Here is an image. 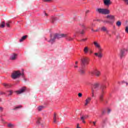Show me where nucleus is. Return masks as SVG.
Segmentation results:
<instances>
[{
    "instance_id": "obj_37",
    "label": "nucleus",
    "mask_w": 128,
    "mask_h": 128,
    "mask_svg": "<svg viewBox=\"0 0 128 128\" xmlns=\"http://www.w3.org/2000/svg\"><path fill=\"white\" fill-rule=\"evenodd\" d=\"M116 38H117V40H118V38H120V34H118L116 36Z\"/></svg>"
},
{
    "instance_id": "obj_15",
    "label": "nucleus",
    "mask_w": 128,
    "mask_h": 128,
    "mask_svg": "<svg viewBox=\"0 0 128 128\" xmlns=\"http://www.w3.org/2000/svg\"><path fill=\"white\" fill-rule=\"evenodd\" d=\"M17 58H18V54H12V55H11L10 57V60H16Z\"/></svg>"
},
{
    "instance_id": "obj_18",
    "label": "nucleus",
    "mask_w": 128,
    "mask_h": 128,
    "mask_svg": "<svg viewBox=\"0 0 128 128\" xmlns=\"http://www.w3.org/2000/svg\"><path fill=\"white\" fill-rule=\"evenodd\" d=\"M86 117L84 116H82L80 117V120H82V122H83V124H86V121H84V120H86Z\"/></svg>"
},
{
    "instance_id": "obj_10",
    "label": "nucleus",
    "mask_w": 128,
    "mask_h": 128,
    "mask_svg": "<svg viewBox=\"0 0 128 128\" xmlns=\"http://www.w3.org/2000/svg\"><path fill=\"white\" fill-rule=\"evenodd\" d=\"M90 74L92 76H94V74H96V76H100V71L95 70L94 72H90Z\"/></svg>"
},
{
    "instance_id": "obj_30",
    "label": "nucleus",
    "mask_w": 128,
    "mask_h": 128,
    "mask_svg": "<svg viewBox=\"0 0 128 128\" xmlns=\"http://www.w3.org/2000/svg\"><path fill=\"white\" fill-rule=\"evenodd\" d=\"M12 92H12V90L8 91V96H12Z\"/></svg>"
},
{
    "instance_id": "obj_33",
    "label": "nucleus",
    "mask_w": 128,
    "mask_h": 128,
    "mask_svg": "<svg viewBox=\"0 0 128 128\" xmlns=\"http://www.w3.org/2000/svg\"><path fill=\"white\" fill-rule=\"evenodd\" d=\"M10 22H6V26L8 28H10Z\"/></svg>"
},
{
    "instance_id": "obj_6",
    "label": "nucleus",
    "mask_w": 128,
    "mask_h": 128,
    "mask_svg": "<svg viewBox=\"0 0 128 128\" xmlns=\"http://www.w3.org/2000/svg\"><path fill=\"white\" fill-rule=\"evenodd\" d=\"M96 12L102 14H110V10L107 8H98L96 9Z\"/></svg>"
},
{
    "instance_id": "obj_56",
    "label": "nucleus",
    "mask_w": 128,
    "mask_h": 128,
    "mask_svg": "<svg viewBox=\"0 0 128 128\" xmlns=\"http://www.w3.org/2000/svg\"><path fill=\"white\" fill-rule=\"evenodd\" d=\"M92 32H94V29H92Z\"/></svg>"
},
{
    "instance_id": "obj_34",
    "label": "nucleus",
    "mask_w": 128,
    "mask_h": 128,
    "mask_svg": "<svg viewBox=\"0 0 128 128\" xmlns=\"http://www.w3.org/2000/svg\"><path fill=\"white\" fill-rule=\"evenodd\" d=\"M1 122L2 124H6V122L4 121V118H1Z\"/></svg>"
},
{
    "instance_id": "obj_54",
    "label": "nucleus",
    "mask_w": 128,
    "mask_h": 128,
    "mask_svg": "<svg viewBox=\"0 0 128 128\" xmlns=\"http://www.w3.org/2000/svg\"><path fill=\"white\" fill-rule=\"evenodd\" d=\"M128 49H125V52H128Z\"/></svg>"
},
{
    "instance_id": "obj_26",
    "label": "nucleus",
    "mask_w": 128,
    "mask_h": 128,
    "mask_svg": "<svg viewBox=\"0 0 128 128\" xmlns=\"http://www.w3.org/2000/svg\"><path fill=\"white\" fill-rule=\"evenodd\" d=\"M44 106H39L38 107V110H39V112H40V111L42 110H44Z\"/></svg>"
},
{
    "instance_id": "obj_41",
    "label": "nucleus",
    "mask_w": 128,
    "mask_h": 128,
    "mask_svg": "<svg viewBox=\"0 0 128 128\" xmlns=\"http://www.w3.org/2000/svg\"><path fill=\"white\" fill-rule=\"evenodd\" d=\"M55 20H56V18H52V22H54V21Z\"/></svg>"
},
{
    "instance_id": "obj_22",
    "label": "nucleus",
    "mask_w": 128,
    "mask_h": 128,
    "mask_svg": "<svg viewBox=\"0 0 128 128\" xmlns=\"http://www.w3.org/2000/svg\"><path fill=\"white\" fill-rule=\"evenodd\" d=\"M90 50H88V47H85L84 49V54H88V52Z\"/></svg>"
},
{
    "instance_id": "obj_57",
    "label": "nucleus",
    "mask_w": 128,
    "mask_h": 128,
    "mask_svg": "<svg viewBox=\"0 0 128 128\" xmlns=\"http://www.w3.org/2000/svg\"><path fill=\"white\" fill-rule=\"evenodd\" d=\"M92 26H94V24H92Z\"/></svg>"
},
{
    "instance_id": "obj_24",
    "label": "nucleus",
    "mask_w": 128,
    "mask_h": 128,
    "mask_svg": "<svg viewBox=\"0 0 128 128\" xmlns=\"http://www.w3.org/2000/svg\"><path fill=\"white\" fill-rule=\"evenodd\" d=\"M116 26H117L119 27L120 26H122V22L118 20L116 22Z\"/></svg>"
},
{
    "instance_id": "obj_44",
    "label": "nucleus",
    "mask_w": 128,
    "mask_h": 128,
    "mask_svg": "<svg viewBox=\"0 0 128 128\" xmlns=\"http://www.w3.org/2000/svg\"><path fill=\"white\" fill-rule=\"evenodd\" d=\"M3 85L4 86H8V84L4 83L3 84Z\"/></svg>"
},
{
    "instance_id": "obj_60",
    "label": "nucleus",
    "mask_w": 128,
    "mask_h": 128,
    "mask_svg": "<svg viewBox=\"0 0 128 128\" xmlns=\"http://www.w3.org/2000/svg\"><path fill=\"white\" fill-rule=\"evenodd\" d=\"M92 121H90V124H92Z\"/></svg>"
},
{
    "instance_id": "obj_39",
    "label": "nucleus",
    "mask_w": 128,
    "mask_h": 128,
    "mask_svg": "<svg viewBox=\"0 0 128 128\" xmlns=\"http://www.w3.org/2000/svg\"><path fill=\"white\" fill-rule=\"evenodd\" d=\"M128 6V0H122Z\"/></svg>"
},
{
    "instance_id": "obj_61",
    "label": "nucleus",
    "mask_w": 128,
    "mask_h": 128,
    "mask_svg": "<svg viewBox=\"0 0 128 128\" xmlns=\"http://www.w3.org/2000/svg\"><path fill=\"white\" fill-rule=\"evenodd\" d=\"M122 82L124 84V82Z\"/></svg>"
},
{
    "instance_id": "obj_46",
    "label": "nucleus",
    "mask_w": 128,
    "mask_h": 128,
    "mask_svg": "<svg viewBox=\"0 0 128 128\" xmlns=\"http://www.w3.org/2000/svg\"><path fill=\"white\" fill-rule=\"evenodd\" d=\"M88 52H89L90 54H92V51L91 50H89Z\"/></svg>"
},
{
    "instance_id": "obj_19",
    "label": "nucleus",
    "mask_w": 128,
    "mask_h": 128,
    "mask_svg": "<svg viewBox=\"0 0 128 128\" xmlns=\"http://www.w3.org/2000/svg\"><path fill=\"white\" fill-rule=\"evenodd\" d=\"M26 38H28V36H23L20 40V42H22L23 40H26Z\"/></svg>"
},
{
    "instance_id": "obj_23",
    "label": "nucleus",
    "mask_w": 128,
    "mask_h": 128,
    "mask_svg": "<svg viewBox=\"0 0 128 128\" xmlns=\"http://www.w3.org/2000/svg\"><path fill=\"white\" fill-rule=\"evenodd\" d=\"M20 108H22V106H16L13 108L14 110H18L20 109Z\"/></svg>"
},
{
    "instance_id": "obj_52",
    "label": "nucleus",
    "mask_w": 128,
    "mask_h": 128,
    "mask_svg": "<svg viewBox=\"0 0 128 128\" xmlns=\"http://www.w3.org/2000/svg\"><path fill=\"white\" fill-rule=\"evenodd\" d=\"M105 32H106V34H108V30Z\"/></svg>"
},
{
    "instance_id": "obj_48",
    "label": "nucleus",
    "mask_w": 128,
    "mask_h": 128,
    "mask_svg": "<svg viewBox=\"0 0 128 128\" xmlns=\"http://www.w3.org/2000/svg\"><path fill=\"white\" fill-rule=\"evenodd\" d=\"M44 2H50L51 0H43Z\"/></svg>"
},
{
    "instance_id": "obj_11",
    "label": "nucleus",
    "mask_w": 128,
    "mask_h": 128,
    "mask_svg": "<svg viewBox=\"0 0 128 128\" xmlns=\"http://www.w3.org/2000/svg\"><path fill=\"white\" fill-rule=\"evenodd\" d=\"M126 56V49H122L120 51V58H122L124 56Z\"/></svg>"
},
{
    "instance_id": "obj_12",
    "label": "nucleus",
    "mask_w": 128,
    "mask_h": 128,
    "mask_svg": "<svg viewBox=\"0 0 128 128\" xmlns=\"http://www.w3.org/2000/svg\"><path fill=\"white\" fill-rule=\"evenodd\" d=\"M102 0L104 6H110L112 4V2H110V0Z\"/></svg>"
},
{
    "instance_id": "obj_47",
    "label": "nucleus",
    "mask_w": 128,
    "mask_h": 128,
    "mask_svg": "<svg viewBox=\"0 0 128 128\" xmlns=\"http://www.w3.org/2000/svg\"><path fill=\"white\" fill-rule=\"evenodd\" d=\"M112 110H110V109H108V114H110V112Z\"/></svg>"
},
{
    "instance_id": "obj_42",
    "label": "nucleus",
    "mask_w": 128,
    "mask_h": 128,
    "mask_svg": "<svg viewBox=\"0 0 128 128\" xmlns=\"http://www.w3.org/2000/svg\"><path fill=\"white\" fill-rule=\"evenodd\" d=\"M74 68H78V65L75 64V65L74 66Z\"/></svg>"
},
{
    "instance_id": "obj_38",
    "label": "nucleus",
    "mask_w": 128,
    "mask_h": 128,
    "mask_svg": "<svg viewBox=\"0 0 128 128\" xmlns=\"http://www.w3.org/2000/svg\"><path fill=\"white\" fill-rule=\"evenodd\" d=\"M2 94H6V93H4V92H2V91L0 92V96H2Z\"/></svg>"
},
{
    "instance_id": "obj_16",
    "label": "nucleus",
    "mask_w": 128,
    "mask_h": 128,
    "mask_svg": "<svg viewBox=\"0 0 128 128\" xmlns=\"http://www.w3.org/2000/svg\"><path fill=\"white\" fill-rule=\"evenodd\" d=\"M107 120H108V118H106L103 119L102 122V128H104L106 124Z\"/></svg>"
},
{
    "instance_id": "obj_58",
    "label": "nucleus",
    "mask_w": 128,
    "mask_h": 128,
    "mask_svg": "<svg viewBox=\"0 0 128 128\" xmlns=\"http://www.w3.org/2000/svg\"><path fill=\"white\" fill-rule=\"evenodd\" d=\"M45 16H48V14H46V13H45Z\"/></svg>"
},
{
    "instance_id": "obj_51",
    "label": "nucleus",
    "mask_w": 128,
    "mask_h": 128,
    "mask_svg": "<svg viewBox=\"0 0 128 128\" xmlns=\"http://www.w3.org/2000/svg\"><path fill=\"white\" fill-rule=\"evenodd\" d=\"M78 61L76 62L75 64L78 65Z\"/></svg>"
},
{
    "instance_id": "obj_32",
    "label": "nucleus",
    "mask_w": 128,
    "mask_h": 128,
    "mask_svg": "<svg viewBox=\"0 0 128 128\" xmlns=\"http://www.w3.org/2000/svg\"><path fill=\"white\" fill-rule=\"evenodd\" d=\"M92 98H88V99L86 100V102L85 104V106H87L88 104V100H90Z\"/></svg>"
},
{
    "instance_id": "obj_49",
    "label": "nucleus",
    "mask_w": 128,
    "mask_h": 128,
    "mask_svg": "<svg viewBox=\"0 0 128 128\" xmlns=\"http://www.w3.org/2000/svg\"><path fill=\"white\" fill-rule=\"evenodd\" d=\"M96 122H92V124H94V126H96Z\"/></svg>"
},
{
    "instance_id": "obj_14",
    "label": "nucleus",
    "mask_w": 128,
    "mask_h": 128,
    "mask_svg": "<svg viewBox=\"0 0 128 128\" xmlns=\"http://www.w3.org/2000/svg\"><path fill=\"white\" fill-rule=\"evenodd\" d=\"M58 116H56V114L54 113V117H53V122L54 124H56L58 122Z\"/></svg>"
},
{
    "instance_id": "obj_50",
    "label": "nucleus",
    "mask_w": 128,
    "mask_h": 128,
    "mask_svg": "<svg viewBox=\"0 0 128 128\" xmlns=\"http://www.w3.org/2000/svg\"><path fill=\"white\" fill-rule=\"evenodd\" d=\"M78 96L79 98H80V93H78Z\"/></svg>"
},
{
    "instance_id": "obj_27",
    "label": "nucleus",
    "mask_w": 128,
    "mask_h": 128,
    "mask_svg": "<svg viewBox=\"0 0 128 128\" xmlns=\"http://www.w3.org/2000/svg\"><path fill=\"white\" fill-rule=\"evenodd\" d=\"M106 114V110H103L101 113V114L100 115V118H102V116Z\"/></svg>"
},
{
    "instance_id": "obj_7",
    "label": "nucleus",
    "mask_w": 128,
    "mask_h": 128,
    "mask_svg": "<svg viewBox=\"0 0 128 128\" xmlns=\"http://www.w3.org/2000/svg\"><path fill=\"white\" fill-rule=\"evenodd\" d=\"M100 86V84L98 83H94V84L92 85V98H94V94L95 92H96V90H98V88Z\"/></svg>"
},
{
    "instance_id": "obj_1",
    "label": "nucleus",
    "mask_w": 128,
    "mask_h": 128,
    "mask_svg": "<svg viewBox=\"0 0 128 128\" xmlns=\"http://www.w3.org/2000/svg\"><path fill=\"white\" fill-rule=\"evenodd\" d=\"M81 67H80V74H84L86 72V66L90 62V59L87 57H84L81 58Z\"/></svg>"
},
{
    "instance_id": "obj_43",
    "label": "nucleus",
    "mask_w": 128,
    "mask_h": 128,
    "mask_svg": "<svg viewBox=\"0 0 128 128\" xmlns=\"http://www.w3.org/2000/svg\"><path fill=\"white\" fill-rule=\"evenodd\" d=\"M76 128H80V124H77Z\"/></svg>"
},
{
    "instance_id": "obj_35",
    "label": "nucleus",
    "mask_w": 128,
    "mask_h": 128,
    "mask_svg": "<svg viewBox=\"0 0 128 128\" xmlns=\"http://www.w3.org/2000/svg\"><path fill=\"white\" fill-rule=\"evenodd\" d=\"M88 38H82L80 40V42H86Z\"/></svg>"
},
{
    "instance_id": "obj_28",
    "label": "nucleus",
    "mask_w": 128,
    "mask_h": 128,
    "mask_svg": "<svg viewBox=\"0 0 128 128\" xmlns=\"http://www.w3.org/2000/svg\"><path fill=\"white\" fill-rule=\"evenodd\" d=\"M8 128H13L14 126V124L10 123L8 124Z\"/></svg>"
},
{
    "instance_id": "obj_40",
    "label": "nucleus",
    "mask_w": 128,
    "mask_h": 128,
    "mask_svg": "<svg viewBox=\"0 0 128 128\" xmlns=\"http://www.w3.org/2000/svg\"><path fill=\"white\" fill-rule=\"evenodd\" d=\"M3 110H4V108L2 107H0V112H2Z\"/></svg>"
},
{
    "instance_id": "obj_17",
    "label": "nucleus",
    "mask_w": 128,
    "mask_h": 128,
    "mask_svg": "<svg viewBox=\"0 0 128 128\" xmlns=\"http://www.w3.org/2000/svg\"><path fill=\"white\" fill-rule=\"evenodd\" d=\"M36 122L38 124H42V118H38Z\"/></svg>"
},
{
    "instance_id": "obj_3",
    "label": "nucleus",
    "mask_w": 128,
    "mask_h": 128,
    "mask_svg": "<svg viewBox=\"0 0 128 128\" xmlns=\"http://www.w3.org/2000/svg\"><path fill=\"white\" fill-rule=\"evenodd\" d=\"M106 88L104 83H102L100 85V90H101V93L99 96V100L100 102H104V88Z\"/></svg>"
},
{
    "instance_id": "obj_45",
    "label": "nucleus",
    "mask_w": 128,
    "mask_h": 128,
    "mask_svg": "<svg viewBox=\"0 0 128 128\" xmlns=\"http://www.w3.org/2000/svg\"><path fill=\"white\" fill-rule=\"evenodd\" d=\"M96 20V22H102V20H100V19H98L96 20Z\"/></svg>"
},
{
    "instance_id": "obj_59",
    "label": "nucleus",
    "mask_w": 128,
    "mask_h": 128,
    "mask_svg": "<svg viewBox=\"0 0 128 128\" xmlns=\"http://www.w3.org/2000/svg\"><path fill=\"white\" fill-rule=\"evenodd\" d=\"M126 86H128V83L126 82Z\"/></svg>"
},
{
    "instance_id": "obj_36",
    "label": "nucleus",
    "mask_w": 128,
    "mask_h": 128,
    "mask_svg": "<svg viewBox=\"0 0 128 128\" xmlns=\"http://www.w3.org/2000/svg\"><path fill=\"white\" fill-rule=\"evenodd\" d=\"M78 32H76L74 34V38H76V36H78Z\"/></svg>"
},
{
    "instance_id": "obj_5",
    "label": "nucleus",
    "mask_w": 128,
    "mask_h": 128,
    "mask_svg": "<svg viewBox=\"0 0 128 128\" xmlns=\"http://www.w3.org/2000/svg\"><path fill=\"white\" fill-rule=\"evenodd\" d=\"M20 76L24 78V72L22 73L20 71H15L13 72L12 74V78L14 80H16V78H20Z\"/></svg>"
},
{
    "instance_id": "obj_55",
    "label": "nucleus",
    "mask_w": 128,
    "mask_h": 128,
    "mask_svg": "<svg viewBox=\"0 0 128 128\" xmlns=\"http://www.w3.org/2000/svg\"><path fill=\"white\" fill-rule=\"evenodd\" d=\"M82 96V94L80 93V97Z\"/></svg>"
},
{
    "instance_id": "obj_29",
    "label": "nucleus",
    "mask_w": 128,
    "mask_h": 128,
    "mask_svg": "<svg viewBox=\"0 0 128 128\" xmlns=\"http://www.w3.org/2000/svg\"><path fill=\"white\" fill-rule=\"evenodd\" d=\"M108 29L105 26H103L101 28L100 30L102 32H106Z\"/></svg>"
},
{
    "instance_id": "obj_2",
    "label": "nucleus",
    "mask_w": 128,
    "mask_h": 128,
    "mask_svg": "<svg viewBox=\"0 0 128 128\" xmlns=\"http://www.w3.org/2000/svg\"><path fill=\"white\" fill-rule=\"evenodd\" d=\"M68 36V34H52L50 35V40L48 42H50V44H54L56 38H66Z\"/></svg>"
},
{
    "instance_id": "obj_20",
    "label": "nucleus",
    "mask_w": 128,
    "mask_h": 128,
    "mask_svg": "<svg viewBox=\"0 0 128 128\" xmlns=\"http://www.w3.org/2000/svg\"><path fill=\"white\" fill-rule=\"evenodd\" d=\"M94 46H96L98 48H100V44H98L96 42H94Z\"/></svg>"
},
{
    "instance_id": "obj_9",
    "label": "nucleus",
    "mask_w": 128,
    "mask_h": 128,
    "mask_svg": "<svg viewBox=\"0 0 128 128\" xmlns=\"http://www.w3.org/2000/svg\"><path fill=\"white\" fill-rule=\"evenodd\" d=\"M26 87H22L19 90L15 91V92L17 94H23V92H26Z\"/></svg>"
},
{
    "instance_id": "obj_4",
    "label": "nucleus",
    "mask_w": 128,
    "mask_h": 128,
    "mask_svg": "<svg viewBox=\"0 0 128 128\" xmlns=\"http://www.w3.org/2000/svg\"><path fill=\"white\" fill-rule=\"evenodd\" d=\"M106 18H108L109 20L104 21L102 20V22H103L104 24H113L114 22V16L112 15H108Z\"/></svg>"
},
{
    "instance_id": "obj_31",
    "label": "nucleus",
    "mask_w": 128,
    "mask_h": 128,
    "mask_svg": "<svg viewBox=\"0 0 128 128\" xmlns=\"http://www.w3.org/2000/svg\"><path fill=\"white\" fill-rule=\"evenodd\" d=\"M90 12V10H88L86 11L85 13V16L84 17V20H86V14H88Z\"/></svg>"
},
{
    "instance_id": "obj_13",
    "label": "nucleus",
    "mask_w": 128,
    "mask_h": 128,
    "mask_svg": "<svg viewBox=\"0 0 128 128\" xmlns=\"http://www.w3.org/2000/svg\"><path fill=\"white\" fill-rule=\"evenodd\" d=\"M81 28H82V30L80 32V34L83 36V34H84V30H86V28L84 24H81Z\"/></svg>"
},
{
    "instance_id": "obj_53",
    "label": "nucleus",
    "mask_w": 128,
    "mask_h": 128,
    "mask_svg": "<svg viewBox=\"0 0 128 128\" xmlns=\"http://www.w3.org/2000/svg\"><path fill=\"white\" fill-rule=\"evenodd\" d=\"M94 32H98V29L96 30Z\"/></svg>"
},
{
    "instance_id": "obj_21",
    "label": "nucleus",
    "mask_w": 128,
    "mask_h": 128,
    "mask_svg": "<svg viewBox=\"0 0 128 128\" xmlns=\"http://www.w3.org/2000/svg\"><path fill=\"white\" fill-rule=\"evenodd\" d=\"M66 40H68L69 42H70L71 40H74V38L71 36H68V35L67 38H66Z\"/></svg>"
},
{
    "instance_id": "obj_25",
    "label": "nucleus",
    "mask_w": 128,
    "mask_h": 128,
    "mask_svg": "<svg viewBox=\"0 0 128 128\" xmlns=\"http://www.w3.org/2000/svg\"><path fill=\"white\" fill-rule=\"evenodd\" d=\"M4 26H6V23L3 22L0 24V28H4Z\"/></svg>"
},
{
    "instance_id": "obj_8",
    "label": "nucleus",
    "mask_w": 128,
    "mask_h": 128,
    "mask_svg": "<svg viewBox=\"0 0 128 128\" xmlns=\"http://www.w3.org/2000/svg\"><path fill=\"white\" fill-rule=\"evenodd\" d=\"M98 53H94V55L96 56H98V58H102V48L100 47L99 48H98Z\"/></svg>"
}]
</instances>
